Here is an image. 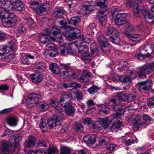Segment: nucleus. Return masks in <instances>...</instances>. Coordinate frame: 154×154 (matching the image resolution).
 <instances>
[{"instance_id": "1", "label": "nucleus", "mask_w": 154, "mask_h": 154, "mask_svg": "<svg viewBox=\"0 0 154 154\" xmlns=\"http://www.w3.org/2000/svg\"><path fill=\"white\" fill-rule=\"evenodd\" d=\"M132 67L130 66L128 69V72L130 73V77L126 76H120L119 75H115L117 78L115 80H119L122 83H126L129 85L131 83V79L136 78L137 75L138 76L142 79L146 77V75L149 73L154 72V61L151 63H147L139 67L140 71L137 72L136 71L129 70L131 69Z\"/></svg>"}, {"instance_id": "2", "label": "nucleus", "mask_w": 154, "mask_h": 154, "mask_svg": "<svg viewBox=\"0 0 154 154\" xmlns=\"http://www.w3.org/2000/svg\"><path fill=\"white\" fill-rule=\"evenodd\" d=\"M60 28L61 29L58 30L57 28H52L51 30V32L55 36L56 39H59V40H56V41L59 44L63 42L62 36L60 33L61 31H63L62 33L65 37L72 39H75L80 35V30L78 29H73L70 26H66L65 28L61 27Z\"/></svg>"}, {"instance_id": "3", "label": "nucleus", "mask_w": 154, "mask_h": 154, "mask_svg": "<svg viewBox=\"0 0 154 154\" xmlns=\"http://www.w3.org/2000/svg\"><path fill=\"white\" fill-rule=\"evenodd\" d=\"M106 104L109 106H113V110L117 112L108 118L114 123L116 122L117 124L121 125L122 127V124L120 116L122 115L125 114L126 112H128L129 108L128 107H125L123 105L121 106V104H117L115 99H110Z\"/></svg>"}, {"instance_id": "4", "label": "nucleus", "mask_w": 154, "mask_h": 154, "mask_svg": "<svg viewBox=\"0 0 154 154\" xmlns=\"http://www.w3.org/2000/svg\"><path fill=\"white\" fill-rule=\"evenodd\" d=\"M112 122V121L108 117H106L100 119L98 121L94 122L91 125L93 129H98L99 127L97 125V123H98L102 126L104 129L107 130L108 131L111 130L112 131L117 132L121 129V125L117 124L116 122L111 124V122Z\"/></svg>"}, {"instance_id": "5", "label": "nucleus", "mask_w": 154, "mask_h": 154, "mask_svg": "<svg viewBox=\"0 0 154 154\" xmlns=\"http://www.w3.org/2000/svg\"><path fill=\"white\" fill-rule=\"evenodd\" d=\"M22 137L23 134H21L12 135L9 139L11 146L8 145L6 141H2V145L0 146L2 153L3 154H9L11 151V146H14L15 147H17L19 145V142L22 139Z\"/></svg>"}, {"instance_id": "6", "label": "nucleus", "mask_w": 154, "mask_h": 154, "mask_svg": "<svg viewBox=\"0 0 154 154\" xmlns=\"http://www.w3.org/2000/svg\"><path fill=\"white\" fill-rule=\"evenodd\" d=\"M131 15L130 13L118 14L116 16L115 20V23L118 26L124 25L125 28L127 30L130 29L131 30L132 27L129 23L126 22V20H128L131 17Z\"/></svg>"}, {"instance_id": "7", "label": "nucleus", "mask_w": 154, "mask_h": 154, "mask_svg": "<svg viewBox=\"0 0 154 154\" xmlns=\"http://www.w3.org/2000/svg\"><path fill=\"white\" fill-rule=\"evenodd\" d=\"M51 29L50 27L49 30L46 29L45 33H41L39 35V39L42 43L46 44L52 40H56L55 36L51 32Z\"/></svg>"}, {"instance_id": "8", "label": "nucleus", "mask_w": 154, "mask_h": 154, "mask_svg": "<svg viewBox=\"0 0 154 154\" xmlns=\"http://www.w3.org/2000/svg\"><path fill=\"white\" fill-rule=\"evenodd\" d=\"M107 34L111 35L109 39L112 43L117 44L120 42L119 33L116 29L110 26L108 27Z\"/></svg>"}, {"instance_id": "9", "label": "nucleus", "mask_w": 154, "mask_h": 154, "mask_svg": "<svg viewBox=\"0 0 154 154\" xmlns=\"http://www.w3.org/2000/svg\"><path fill=\"white\" fill-rule=\"evenodd\" d=\"M133 31V28L131 30L128 29L125 31L124 33L128 37V38L131 40L135 42L133 44H130V45L132 47L136 45L137 43H139L141 41L142 38V35L141 34H134L131 33Z\"/></svg>"}, {"instance_id": "10", "label": "nucleus", "mask_w": 154, "mask_h": 154, "mask_svg": "<svg viewBox=\"0 0 154 154\" xmlns=\"http://www.w3.org/2000/svg\"><path fill=\"white\" fill-rule=\"evenodd\" d=\"M127 6L128 7L133 8L134 15L137 17H140V13H142V8L134 2V0H127Z\"/></svg>"}, {"instance_id": "11", "label": "nucleus", "mask_w": 154, "mask_h": 154, "mask_svg": "<svg viewBox=\"0 0 154 154\" xmlns=\"http://www.w3.org/2000/svg\"><path fill=\"white\" fill-rule=\"evenodd\" d=\"M97 39L102 51L105 53L109 52L110 45L104 36L102 35H99Z\"/></svg>"}, {"instance_id": "12", "label": "nucleus", "mask_w": 154, "mask_h": 154, "mask_svg": "<svg viewBox=\"0 0 154 154\" xmlns=\"http://www.w3.org/2000/svg\"><path fill=\"white\" fill-rule=\"evenodd\" d=\"M62 118L60 116H54L49 119L48 121V126L51 128H53L56 127L61 126Z\"/></svg>"}, {"instance_id": "13", "label": "nucleus", "mask_w": 154, "mask_h": 154, "mask_svg": "<svg viewBox=\"0 0 154 154\" xmlns=\"http://www.w3.org/2000/svg\"><path fill=\"white\" fill-rule=\"evenodd\" d=\"M41 98V96L38 94H32L29 96L27 103L28 104H32L31 106H33L37 104L38 100Z\"/></svg>"}, {"instance_id": "14", "label": "nucleus", "mask_w": 154, "mask_h": 154, "mask_svg": "<svg viewBox=\"0 0 154 154\" xmlns=\"http://www.w3.org/2000/svg\"><path fill=\"white\" fill-rule=\"evenodd\" d=\"M72 97L71 94H69L65 93L62 94L60 97V100L61 106H69V104H70Z\"/></svg>"}, {"instance_id": "15", "label": "nucleus", "mask_w": 154, "mask_h": 154, "mask_svg": "<svg viewBox=\"0 0 154 154\" xmlns=\"http://www.w3.org/2000/svg\"><path fill=\"white\" fill-rule=\"evenodd\" d=\"M8 14L7 18H6L5 23L8 25H14L17 22V16L13 12L9 11L7 12Z\"/></svg>"}, {"instance_id": "16", "label": "nucleus", "mask_w": 154, "mask_h": 154, "mask_svg": "<svg viewBox=\"0 0 154 154\" xmlns=\"http://www.w3.org/2000/svg\"><path fill=\"white\" fill-rule=\"evenodd\" d=\"M10 5L13 6V9L11 10L12 11L15 10L18 11L23 10V5L22 2L19 0H10Z\"/></svg>"}, {"instance_id": "17", "label": "nucleus", "mask_w": 154, "mask_h": 154, "mask_svg": "<svg viewBox=\"0 0 154 154\" xmlns=\"http://www.w3.org/2000/svg\"><path fill=\"white\" fill-rule=\"evenodd\" d=\"M61 77L63 79H67L69 80H72L73 79H76L77 77V74L74 72L70 71H64L60 73Z\"/></svg>"}, {"instance_id": "18", "label": "nucleus", "mask_w": 154, "mask_h": 154, "mask_svg": "<svg viewBox=\"0 0 154 154\" xmlns=\"http://www.w3.org/2000/svg\"><path fill=\"white\" fill-rule=\"evenodd\" d=\"M10 1L5 0H0V8H3L6 12H9V11L13 9V7L10 5Z\"/></svg>"}, {"instance_id": "19", "label": "nucleus", "mask_w": 154, "mask_h": 154, "mask_svg": "<svg viewBox=\"0 0 154 154\" xmlns=\"http://www.w3.org/2000/svg\"><path fill=\"white\" fill-rule=\"evenodd\" d=\"M49 3L47 2L43 3L42 6L38 7H35L34 9L35 10L36 13L38 15H40L42 14L43 12H47L48 11L50 8Z\"/></svg>"}, {"instance_id": "20", "label": "nucleus", "mask_w": 154, "mask_h": 154, "mask_svg": "<svg viewBox=\"0 0 154 154\" xmlns=\"http://www.w3.org/2000/svg\"><path fill=\"white\" fill-rule=\"evenodd\" d=\"M142 14L143 15L146 21L149 23L154 21V15L145 9L142 10Z\"/></svg>"}, {"instance_id": "21", "label": "nucleus", "mask_w": 154, "mask_h": 154, "mask_svg": "<svg viewBox=\"0 0 154 154\" xmlns=\"http://www.w3.org/2000/svg\"><path fill=\"white\" fill-rule=\"evenodd\" d=\"M152 81L151 80H147L142 82L139 87L140 91L142 93L144 91H148L151 86Z\"/></svg>"}, {"instance_id": "22", "label": "nucleus", "mask_w": 154, "mask_h": 154, "mask_svg": "<svg viewBox=\"0 0 154 154\" xmlns=\"http://www.w3.org/2000/svg\"><path fill=\"white\" fill-rule=\"evenodd\" d=\"M30 77L32 81L37 84L41 82L43 79L42 75L39 73L32 74Z\"/></svg>"}, {"instance_id": "23", "label": "nucleus", "mask_w": 154, "mask_h": 154, "mask_svg": "<svg viewBox=\"0 0 154 154\" xmlns=\"http://www.w3.org/2000/svg\"><path fill=\"white\" fill-rule=\"evenodd\" d=\"M75 45L79 49L78 52L79 54H81L82 55L87 54H88L89 48L87 46L85 45H82L79 46L77 42V44H75Z\"/></svg>"}, {"instance_id": "24", "label": "nucleus", "mask_w": 154, "mask_h": 154, "mask_svg": "<svg viewBox=\"0 0 154 154\" xmlns=\"http://www.w3.org/2000/svg\"><path fill=\"white\" fill-rule=\"evenodd\" d=\"M99 138L97 137H91L88 135L85 136L84 137V140L86 143L89 144H94L97 140H98Z\"/></svg>"}, {"instance_id": "25", "label": "nucleus", "mask_w": 154, "mask_h": 154, "mask_svg": "<svg viewBox=\"0 0 154 154\" xmlns=\"http://www.w3.org/2000/svg\"><path fill=\"white\" fill-rule=\"evenodd\" d=\"M95 5V4L94 2H86L83 5L82 8L84 10L91 11L93 10V7Z\"/></svg>"}, {"instance_id": "26", "label": "nucleus", "mask_w": 154, "mask_h": 154, "mask_svg": "<svg viewBox=\"0 0 154 154\" xmlns=\"http://www.w3.org/2000/svg\"><path fill=\"white\" fill-rule=\"evenodd\" d=\"M91 73L86 70H83L82 71V76L79 77L77 75V77H76V80L79 82H83L86 77H91Z\"/></svg>"}, {"instance_id": "27", "label": "nucleus", "mask_w": 154, "mask_h": 154, "mask_svg": "<svg viewBox=\"0 0 154 154\" xmlns=\"http://www.w3.org/2000/svg\"><path fill=\"white\" fill-rule=\"evenodd\" d=\"M18 119L15 117H9L7 118L8 124L12 126H15L17 124Z\"/></svg>"}, {"instance_id": "28", "label": "nucleus", "mask_w": 154, "mask_h": 154, "mask_svg": "<svg viewBox=\"0 0 154 154\" xmlns=\"http://www.w3.org/2000/svg\"><path fill=\"white\" fill-rule=\"evenodd\" d=\"M49 106L48 103L41 102L38 105L37 110L39 112L45 111L47 110Z\"/></svg>"}, {"instance_id": "29", "label": "nucleus", "mask_w": 154, "mask_h": 154, "mask_svg": "<svg viewBox=\"0 0 154 154\" xmlns=\"http://www.w3.org/2000/svg\"><path fill=\"white\" fill-rule=\"evenodd\" d=\"M71 96L72 97L75 98L78 100L82 99L83 97L82 92L79 90L72 92Z\"/></svg>"}, {"instance_id": "30", "label": "nucleus", "mask_w": 154, "mask_h": 154, "mask_svg": "<svg viewBox=\"0 0 154 154\" xmlns=\"http://www.w3.org/2000/svg\"><path fill=\"white\" fill-rule=\"evenodd\" d=\"M50 69L54 73L57 74L60 72L58 66L56 63H53L49 65Z\"/></svg>"}, {"instance_id": "31", "label": "nucleus", "mask_w": 154, "mask_h": 154, "mask_svg": "<svg viewBox=\"0 0 154 154\" xmlns=\"http://www.w3.org/2000/svg\"><path fill=\"white\" fill-rule=\"evenodd\" d=\"M62 107L65 108V112L68 115H71L75 111L74 107L72 106L71 104H69V106H63Z\"/></svg>"}, {"instance_id": "32", "label": "nucleus", "mask_w": 154, "mask_h": 154, "mask_svg": "<svg viewBox=\"0 0 154 154\" xmlns=\"http://www.w3.org/2000/svg\"><path fill=\"white\" fill-rule=\"evenodd\" d=\"M129 122H131L133 125L137 126L139 122V118L137 116L133 115L129 119Z\"/></svg>"}, {"instance_id": "33", "label": "nucleus", "mask_w": 154, "mask_h": 154, "mask_svg": "<svg viewBox=\"0 0 154 154\" xmlns=\"http://www.w3.org/2000/svg\"><path fill=\"white\" fill-rule=\"evenodd\" d=\"M72 51V49L70 47H62L61 48L60 54L62 55H65L71 53Z\"/></svg>"}, {"instance_id": "34", "label": "nucleus", "mask_w": 154, "mask_h": 154, "mask_svg": "<svg viewBox=\"0 0 154 154\" xmlns=\"http://www.w3.org/2000/svg\"><path fill=\"white\" fill-rule=\"evenodd\" d=\"M95 4L100 8H104L106 7L107 2L106 0H96Z\"/></svg>"}, {"instance_id": "35", "label": "nucleus", "mask_w": 154, "mask_h": 154, "mask_svg": "<svg viewBox=\"0 0 154 154\" xmlns=\"http://www.w3.org/2000/svg\"><path fill=\"white\" fill-rule=\"evenodd\" d=\"M65 13L64 11L61 8H56L54 11V15L57 18L61 17L62 15Z\"/></svg>"}, {"instance_id": "36", "label": "nucleus", "mask_w": 154, "mask_h": 154, "mask_svg": "<svg viewBox=\"0 0 154 154\" xmlns=\"http://www.w3.org/2000/svg\"><path fill=\"white\" fill-rule=\"evenodd\" d=\"M117 97L120 101H127V96L125 92L118 93Z\"/></svg>"}, {"instance_id": "37", "label": "nucleus", "mask_w": 154, "mask_h": 154, "mask_svg": "<svg viewBox=\"0 0 154 154\" xmlns=\"http://www.w3.org/2000/svg\"><path fill=\"white\" fill-rule=\"evenodd\" d=\"M91 54L94 56H96L98 55V49L97 48L95 43L92 44L91 45Z\"/></svg>"}, {"instance_id": "38", "label": "nucleus", "mask_w": 154, "mask_h": 154, "mask_svg": "<svg viewBox=\"0 0 154 154\" xmlns=\"http://www.w3.org/2000/svg\"><path fill=\"white\" fill-rule=\"evenodd\" d=\"M137 141L138 140L136 138L135 136L133 135L132 137L127 139V141L125 142V144L126 146H128L132 144L137 143Z\"/></svg>"}, {"instance_id": "39", "label": "nucleus", "mask_w": 154, "mask_h": 154, "mask_svg": "<svg viewBox=\"0 0 154 154\" xmlns=\"http://www.w3.org/2000/svg\"><path fill=\"white\" fill-rule=\"evenodd\" d=\"M99 110L100 111H102L104 114H106L108 112L109 109L103 104H100L98 105Z\"/></svg>"}, {"instance_id": "40", "label": "nucleus", "mask_w": 154, "mask_h": 154, "mask_svg": "<svg viewBox=\"0 0 154 154\" xmlns=\"http://www.w3.org/2000/svg\"><path fill=\"white\" fill-rule=\"evenodd\" d=\"M99 88L96 85H93L89 88L88 91L90 94H94L99 90Z\"/></svg>"}, {"instance_id": "41", "label": "nucleus", "mask_w": 154, "mask_h": 154, "mask_svg": "<svg viewBox=\"0 0 154 154\" xmlns=\"http://www.w3.org/2000/svg\"><path fill=\"white\" fill-rule=\"evenodd\" d=\"M80 21V19L79 17H72L68 21V23L70 24L75 25Z\"/></svg>"}, {"instance_id": "42", "label": "nucleus", "mask_w": 154, "mask_h": 154, "mask_svg": "<svg viewBox=\"0 0 154 154\" xmlns=\"http://www.w3.org/2000/svg\"><path fill=\"white\" fill-rule=\"evenodd\" d=\"M35 138L32 136H30L28 138L27 144L29 146H32L35 144Z\"/></svg>"}, {"instance_id": "43", "label": "nucleus", "mask_w": 154, "mask_h": 154, "mask_svg": "<svg viewBox=\"0 0 154 154\" xmlns=\"http://www.w3.org/2000/svg\"><path fill=\"white\" fill-rule=\"evenodd\" d=\"M58 149L57 147L55 146L50 147L49 148L48 152L47 153L44 152L45 154H57L58 153Z\"/></svg>"}, {"instance_id": "44", "label": "nucleus", "mask_w": 154, "mask_h": 154, "mask_svg": "<svg viewBox=\"0 0 154 154\" xmlns=\"http://www.w3.org/2000/svg\"><path fill=\"white\" fill-rule=\"evenodd\" d=\"M143 50L141 49V53L138 54L137 55V57L138 59L142 60L149 56V53H147V54H144L143 53Z\"/></svg>"}, {"instance_id": "45", "label": "nucleus", "mask_w": 154, "mask_h": 154, "mask_svg": "<svg viewBox=\"0 0 154 154\" xmlns=\"http://www.w3.org/2000/svg\"><path fill=\"white\" fill-rule=\"evenodd\" d=\"M40 2V0H32L30 4L31 8L34 9L35 7H37Z\"/></svg>"}, {"instance_id": "46", "label": "nucleus", "mask_w": 154, "mask_h": 154, "mask_svg": "<svg viewBox=\"0 0 154 154\" xmlns=\"http://www.w3.org/2000/svg\"><path fill=\"white\" fill-rule=\"evenodd\" d=\"M82 60L86 63H88L92 59L91 57L89 54H85L82 55Z\"/></svg>"}, {"instance_id": "47", "label": "nucleus", "mask_w": 154, "mask_h": 154, "mask_svg": "<svg viewBox=\"0 0 154 154\" xmlns=\"http://www.w3.org/2000/svg\"><path fill=\"white\" fill-rule=\"evenodd\" d=\"M60 151L61 154H69L70 153L69 148L66 146L61 147Z\"/></svg>"}, {"instance_id": "48", "label": "nucleus", "mask_w": 154, "mask_h": 154, "mask_svg": "<svg viewBox=\"0 0 154 154\" xmlns=\"http://www.w3.org/2000/svg\"><path fill=\"white\" fill-rule=\"evenodd\" d=\"M143 119L147 122H150V123H152L154 120L150 116L147 114H143Z\"/></svg>"}, {"instance_id": "49", "label": "nucleus", "mask_w": 154, "mask_h": 154, "mask_svg": "<svg viewBox=\"0 0 154 154\" xmlns=\"http://www.w3.org/2000/svg\"><path fill=\"white\" fill-rule=\"evenodd\" d=\"M45 54L46 56H49L52 57H54L56 56L55 52L53 51V50L47 49L45 52Z\"/></svg>"}, {"instance_id": "50", "label": "nucleus", "mask_w": 154, "mask_h": 154, "mask_svg": "<svg viewBox=\"0 0 154 154\" xmlns=\"http://www.w3.org/2000/svg\"><path fill=\"white\" fill-rule=\"evenodd\" d=\"M39 127L43 131L46 130L47 129V126L46 122L43 120H42L39 124Z\"/></svg>"}, {"instance_id": "51", "label": "nucleus", "mask_w": 154, "mask_h": 154, "mask_svg": "<svg viewBox=\"0 0 154 154\" xmlns=\"http://www.w3.org/2000/svg\"><path fill=\"white\" fill-rule=\"evenodd\" d=\"M60 24L62 26L61 27H58L57 26L54 27H50L51 29H52V28H57L58 30L60 29H61L60 28L61 27H63L65 28L67 26H66V21L64 19L63 20H60Z\"/></svg>"}, {"instance_id": "52", "label": "nucleus", "mask_w": 154, "mask_h": 154, "mask_svg": "<svg viewBox=\"0 0 154 154\" xmlns=\"http://www.w3.org/2000/svg\"><path fill=\"white\" fill-rule=\"evenodd\" d=\"M136 97V96L135 95L132 94H131L128 96H127V101L128 102H129L135 100Z\"/></svg>"}, {"instance_id": "53", "label": "nucleus", "mask_w": 154, "mask_h": 154, "mask_svg": "<svg viewBox=\"0 0 154 154\" xmlns=\"http://www.w3.org/2000/svg\"><path fill=\"white\" fill-rule=\"evenodd\" d=\"M21 62L23 64L29 65L30 64V61L24 55L21 58Z\"/></svg>"}, {"instance_id": "54", "label": "nucleus", "mask_w": 154, "mask_h": 154, "mask_svg": "<svg viewBox=\"0 0 154 154\" xmlns=\"http://www.w3.org/2000/svg\"><path fill=\"white\" fill-rule=\"evenodd\" d=\"M59 103L55 100H50V102L48 103L49 106L54 107H57L59 104Z\"/></svg>"}, {"instance_id": "55", "label": "nucleus", "mask_w": 154, "mask_h": 154, "mask_svg": "<svg viewBox=\"0 0 154 154\" xmlns=\"http://www.w3.org/2000/svg\"><path fill=\"white\" fill-rule=\"evenodd\" d=\"M12 49L10 47L6 45L3 46L2 48V51L5 54H7L9 53Z\"/></svg>"}, {"instance_id": "56", "label": "nucleus", "mask_w": 154, "mask_h": 154, "mask_svg": "<svg viewBox=\"0 0 154 154\" xmlns=\"http://www.w3.org/2000/svg\"><path fill=\"white\" fill-rule=\"evenodd\" d=\"M28 154H42V151L40 149L32 150H29L27 152Z\"/></svg>"}, {"instance_id": "57", "label": "nucleus", "mask_w": 154, "mask_h": 154, "mask_svg": "<svg viewBox=\"0 0 154 154\" xmlns=\"http://www.w3.org/2000/svg\"><path fill=\"white\" fill-rule=\"evenodd\" d=\"M80 41L82 43H85L88 44L90 42L91 40L90 39L86 38L84 35H82L80 38Z\"/></svg>"}, {"instance_id": "58", "label": "nucleus", "mask_w": 154, "mask_h": 154, "mask_svg": "<svg viewBox=\"0 0 154 154\" xmlns=\"http://www.w3.org/2000/svg\"><path fill=\"white\" fill-rule=\"evenodd\" d=\"M17 30L19 33L21 34L25 33L26 31L25 28L23 26H19L17 28Z\"/></svg>"}, {"instance_id": "59", "label": "nucleus", "mask_w": 154, "mask_h": 154, "mask_svg": "<svg viewBox=\"0 0 154 154\" xmlns=\"http://www.w3.org/2000/svg\"><path fill=\"white\" fill-rule=\"evenodd\" d=\"M70 84L71 87H73L74 88H81V85L80 84L76 82H71Z\"/></svg>"}, {"instance_id": "60", "label": "nucleus", "mask_w": 154, "mask_h": 154, "mask_svg": "<svg viewBox=\"0 0 154 154\" xmlns=\"http://www.w3.org/2000/svg\"><path fill=\"white\" fill-rule=\"evenodd\" d=\"M25 22L28 25H31L33 24V21L30 17H26L25 19Z\"/></svg>"}, {"instance_id": "61", "label": "nucleus", "mask_w": 154, "mask_h": 154, "mask_svg": "<svg viewBox=\"0 0 154 154\" xmlns=\"http://www.w3.org/2000/svg\"><path fill=\"white\" fill-rule=\"evenodd\" d=\"M148 105L149 108L152 107L154 105V97L149 98L148 100Z\"/></svg>"}, {"instance_id": "62", "label": "nucleus", "mask_w": 154, "mask_h": 154, "mask_svg": "<svg viewBox=\"0 0 154 154\" xmlns=\"http://www.w3.org/2000/svg\"><path fill=\"white\" fill-rule=\"evenodd\" d=\"M36 66L37 69H42L45 67L44 64L40 62L37 63L36 65Z\"/></svg>"}, {"instance_id": "63", "label": "nucleus", "mask_w": 154, "mask_h": 154, "mask_svg": "<svg viewBox=\"0 0 154 154\" xmlns=\"http://www.w3.org/2000/svg\"><path fill=\"white\" fill-rule=\"evenodd\" d=\"M93 122H92L91 119L88 118L85 119L83 121V124L85 125L87 124L88 125H91Z\"/></svg>"}, {"instance_id": "64", "label": "nucleus", "mask_w": 154, "mask_h": 154, "mask_svg": "<svg viewBox=\"0 0 154 154\" xmlns=\"http://www.w3.org/2000/svg\"><path fill=\"white\" fill-rule=\"evenodd\" d=\"M116 145L115 144H110L106 148V149L107 150L112 151L114 150Z\"/></svg>"}]
</instances>
